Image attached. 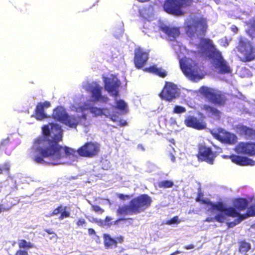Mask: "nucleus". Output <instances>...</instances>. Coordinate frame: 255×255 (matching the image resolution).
Returning a JSON list of instances; mask_svg holds the SVG:
<instances>
[{
  "label": "nucleus",
  "instance_id": "4468645a",
  "mask_svg": "<svg viewBox=\"0 0 255 255\" xmlns=\"http://www.w3.org/2000/svg\"><path fill=\"white\" fill-rule=\"evenodd\" d=\"M236 152L250 156L255 155V142H241L235 149Z\"/></svg>",
  "mask_w": 255,
  "mask_h": 255
},
{
  "label": "nucleus",
  "instance_id": "de8ad7c7",
  "mask_svg": "<svg viewBox=\"0 0 255 255\" xmlns=\"http://www.w3.org/2000/svg\"><path fill=\"white\" fill-rule=\"evenodd\" d=\"M86 224V221L84 219L80 218L76 222V225L78 227L82 226Z\"/></svg>",
  "mask_w": 255,
  "mask_h": 255
},
{
  "label": "nucleus",
  "instance_id": "4c0bfd02",
  "mask_svg": "<svg viewBox=\"0 0 255 255\" xmlns=\"http://www.w3.org/2000/svg\"><path fill=\"white\" fill-rule=\"evenodd\" d=\"M174 183L171 180H162L158 183V186L160 188H168L173 187Z\"/></svg>",
  "mask_w": 255,
  "mask_h": 255
},
{
  "label": "nucleus",
  "instance_id": "cd10ccee",
  "mask_svg": "<svg viewBox=\"0 0 255 255\" xmlns=\"http://www.w3.org/2000/svg\"><path fill=\"white\" fill-rule=\"evenodd\" d=\"M80 118L75 116H70L67 114L65 118L62 122V124L71 128H75L79 125Z\"/></svg>",
  "mask_w": 255,
  "mask_h": 255
},
{
  "label": "nucleus",
  "instance_id": "e433bc0d",
  "mask_svg": "<svg viewBox=\"0 0 255 255\" xmlns=\"http://www.w3.org/2000/svg\"><path fill=\"white\" fill-rule=\"evenodd\" d=\"M18 247L19 249H29L34 248V245L30 242H27L24 239H21L19 241Z\"/></svg>",
  "mask_w": 255,
  "mask_h": 255
},
{
  "label": "nucleus",
  "instance_id": "c85d7f7f",
  "mask_svg": "<svg viewBox=\"0 0 255 255\" xmlns=\"http://www.w3.org/2000/svg\"><path fill=\"white\" fill-rule=\"evenodd\" d=\"M65 110L62 107H57L53 110L52 117L55 120L62 123L67 115Z\"/></svg>",
  "mask_w": 255,
  "mask_h": 255
},
{
  "label": "nucleus",
  "instance_id": "680f3d73",
  "mask_svg": "<svg viewBox=\"0 0 255 255\" xmlns=\"http://www.w3.org/2000/svg\"><path fill=\"white\" fill-rule=\"evenodd\" d=\"M229 156H230V155H225V156H224V158H229Z\"/></svg>",
  "mask_w": 255,
  "mask_h": 255
},
{
  "label": "nucleus",
  "instance_id": "6ab92c4d",
  "mask_svg": "<svg viewBox=\"0 0 255 255\" xmlns=\"http://www.w3.org/2000/svg\"><path fill=\"white\" fill-rule=\"evenodd\" d=\"M51 106L49 101L38 103L34 111V117L37 120L41 121L47 118L48 116L44 111L45 109H47Z\"/></svg>",
  "mask_w": 255,
  "mask_h": 255
},
{
  "label": "nucleus",
  "instance_id": "6e6552de",
  "mask_svg": "<svg viewBox=\"0 0 255 255\" xmlns=\"http://www.w3.org/2000/svg\"><path fill=\"white\" fill-rule=\"evenodd\" d=\"M100 144L96 142H87L77 150L79 156L92 158L97 155L100 152Z\"/></svg>",
  "mask_w": 255,
  "mask_h": 255
},
{
  "label": "nucleus",
  "instance_id": "a211bd4d",
  "mask_svg": "<svg viewBox=\"0 0 255 255\" xmlns=\"http://www.w3.org/2000/svg\"><path fill=\"white\" fill-rule=\"evenodd\" d=\"M220 212H224L226 216H229L231 217H238L237 220L240 223L243 220L248 217L247 215V212L244 215H242L240 213V211H238L235 208L230 207H226L223 202H222L220 209L219 210Z\"/></svg>",
  "mask_w": 255,
  "mask_h": 255
},
{
  "label": "nucleus",
  "instance_id": "f3484780",
  "mask_svg": "<svg viewBox=\"0 0 255 255\" xmlns=\"http://www.w3.org/2000/svg\"><path fill=\"white\" fill-rule=\"evenodd\" d=\"M184 124L187 127L197 130H202L206 128V124L203 120L193 116H188L184 120Z\"/></svg>",
  "mask_w": 255,
  "mask_h": 255
},
{
  "label": "nucleus",
  "instance_id": "20e7f679",
  "mask_svg": "<svg viewBox=\"0 0 255 255\" xmlns=\"http://www.w3.org/2000/svg\"><path fill=\"white\" fill-rule=\"evenodd\" d=\"M237 48L240 61L245 63L255 61V45L247 38L241 37Z\"/></svg>",
  "mask_w": 255,
  "mask_h": 255
},
{
  "label": "nucleus",
  "instance_id": "a19ab883",
  "mask_svg": "<svg viewBox=\"0 0 255 255\" xmlns=\"http://www.w3.org/2000/svg\"><path fill=\"white\" fill-rule=\"evenodd\" d=\"M186 112V109L180 106H175L173 109V113L181 114Z\"/></svg>",
  "mask_w": 255,
  "mask_h": 255
},
{
  "label": "nucleus",
  "instance_id": "473e14b6",
  "mask_svg": "<svg viewBox=\"0 0 255 255\" xmlns=\"http://www.w3.org/2000/svg\"><path fill=\"white\" fill-rule=\"evenodd\" d=\"M226 219L225 214L224 212L216 214L214 217H207L205 221L207 222H214L217 221L220 223H223Z\"/></svg>",
  "mask_w": 255,
  "mask_h": 255
},
{
  "label": "nucleus",
  "instance_id": "b1692460",
  "mask_svg": "<svg viewBox=\"0 0 255 255\" xmlns=\"http://www.w3.org/2000/svg\"><path fill=\"white\" fill-rule=\"evenodd\" d=\"M181 68L186 76L191 79L195 80L198 76V67L196 64H194V66L191 64H182L181 65Z\"/></svg>",
  "mask_w": 255,
  "mask_h": 255
},
{
  "label": "nucleus",
  "instance_id": "5701e85b",
  "mask_svg": "<svg viewBox=\"0 0 255 255\" xmlns=\"http://www.w3.org/2000/svg\"><path fill=\"white\" fill-rule=\"evenodd\" d=\"M236 130L240 134L249 140H255V129L243 125H239L236 127Z\"/></svg>",
  "mask_w": 255,
  "mask_h": 255
},
{
  "label": "nucleus",
  "instance_id": "ea45409f",
  "mask_svg": "<svg viewBox=\"0 0 255 255\" xmlns=\"http://www.w3.org/2000/svg\"><path fill=\"white\" fill-rule=\"evenodd\" d=\"M180 223V221L178 220V217L177 216H175L173 217L172 219L170 220H167L166 222V224L168 225H171L172 224H178Z\"/></svg>",
  "mask_w": 255,
  "mask_h": 255
},
{
  "label": "nucleus",
  "instance_id": "1a4fd4ad",
  "mask_svg": "<svg viewBox=\"0 0 255 255\" xmlns=\"http://www.w3.org/2000/svg\"><path fill=\"white\" fill-rule=\"evenodd\" d=\"M213 136L221 142L233 145L237 141V136L222 128H218L217 132H211Z\"/></svg>",
  "mask_w": 255,
  "mask_h": 255
},
{
  "label": "nucleus",
  "instance_id": "393cba45",
  "mask_svg": "<svg viewBox=\"0 0 255 255\" xmlns=\"http://www.w3.org/2000/svg\"><path fill=\"white\" fill-rule=\"evenodd\" d=\"M66 206H63L62 205H59L58 207L55 208L50 214V216H57L60 214L58 217L59 220H62L65 218H67L70 217V212L67 211Z\"/></svg>",
  "mask_w": 255,
  "mask_h": 255
},
{
  "label": "nucleus",
  "instance_id": "13d9d810",
  "mask_svg": "<svg viewBox=\"0 0 255 255\" xmlns=\"http://www.w3.org/2000/svg\"><path fill=\"white\" fill-rule=\"evenodd\" d=\"M125 220H126V219L124 218H119L116 221L114 222V224H115V225L118 224L119 222H120L121 221H125Z\"/></svg>",
  "mask_w": 255,
  "mask_h": 255
},
{
  "label": "nucleus",
  "instance_id": "4be33fe9",
  "mask_svg": "<svg viewBox=\"0 0 255 255\" xmlns=\"http://www.w3.org/2000/svg\"><path fill=\"white\" fill-rule=\"evenodd\" d=\"M159 29L165 33L170 41H174L180 34L179 27L169 26L165 24L159 26Z\"/></svg>",
  "mask_w": 255,
  "mask_h": 255
},
{
  "label": "nucleus",
  "instance_id": "79ce46f5",
  "mask_svg": "<svg viewBox=\"0 0 255 255\" xmlns=\"http://www.w3.org/2000/svg\"><path fill=\"white\" fill-rule=\"evenodd\" d=\"M10 170V165L8 163H6L0 166V174H2L3 171L9 172Z\"/></svg>",
  "mask_w": 255,
  "mask_h": 255
},
{
  "label": "nucleus",
  "instance_id": "37998d69",
  "mask_svg": "<svg viewBox=\"0 0 255 255\" xmlns=\"http://www.w3.org/2000/svg\"><path fill=\"white\" fill-rule=\"evenodd\" d=\"M12 206V205H10L9 206H6L3 204H0V214L2 212L7 211L10 210Z\"/></svg>",
  "mask_w": 255,
  "mask_h": 255
},
{
  "label": "nucleus",
  "instance_id": "bb28decb",
  "mask_svg": "<svg viewBox=\"0 0 255 255\" xmlns=\"http://www.w3.org/2000/svg\"><path fill=\"white\" fill-rule=\"evenodd\" d=\"M143 70L145 72L156 75L161 78H164L167 75L165 70L161 68H158L155 65L145 68Z\"/></svg>",
  "mask_w": 255,
  "mask_h": 255
},
{
  "label": "nucleus",
  "instance_id": "f257e3e1",
  "mask_svg": "<svg viewBox=\"0 0 255 255\" xmlns=\"http://www.w3.org/2000/svg\"><path fill=\"white\" fill-rule=\"evenodd\" d=\"M42 128V134L35 138L31 147L32 159L39 164L57 165L63 159L74 156L76 150L59 142L62 140V130L56 124L50 123Z\"/></svg>",
  "mask_w": 255,
  "mask_h": 255
},
{
  "label": "nucleus",
  "instance_id": "39448f33",
  "mask_svg": "<svg viewBox=\"0 0 255 255\" xmlns=\"http://www.w3.org/2000/svg\"><path fill=\"white\" fill-rule=\"evenodd\" d=\"M193 0H164L162 7L166 13L174 16H183L185 12L183 8L192 6Z\"/></svg>",
  "mask_w": 255,
  "mask_h": 255
},
{
  "label": "nucleus",
  "instance_id": "c9c22d12",
  "mask_svg": "<svg viewBox=\"0 0 255 255\" xmlns=\"http://www.w3.org/2000/svg\"><path fill=\"white\" fill-rule=\"evenodd\" d=\"M251 244L244 240L239 243V251L241 253L245 254L251 249Z\"/></svg>",
  "mask_w": 255,
  "mask_h": 255
},
{
  "label": "nucleus",
  "instance_id": "052dcab7",
  "mask_svg": "<svg viewBox=\"0 0 255 255\" xmlns=\"http://www.w3.org/2000/svg\"><path fill=\"white\" fill-rule=\"evenodd\" d=\"M96 222L102 223H103V221L102 220H100L99 221H96Z\"/></svg>",
  "mask_w": 255,
  "mask_h": 255
},
{
  "label": "nucleus",
  "instance_id": "603ef678",
  "mask_svg": "<svg viewBox=\"0 0 255 255\" xmlns=\"http://www.w3.org/2000/svg\"><path fill=\"white\" fill-rule=\"evenodd\" d=\"M127 125V122L126 121L124 120H120L119 121V126L120 127H124Z\"/></svg>",
  "mask_w": 255,
  "mask_h": 255
},
{
  "label": "nucleus",
  "instance_id": "423d86ee",
  "mask_svg": "<svg viewBox=\"0 0 255 255\" xmlns=\"http://www.w3.org/2000/svg\"><path fill=\"white\" fill-rule=\"evenodd\" d=\"M201 92L204 97L215 105L223 106L226 103L227 98L221 91L203 86L201 88Z\"/></svg>",
  "mask_w": 255,
  "mask_h": 255
},
{
  "label": "nucleus",
  "instance_id": "412c9836",
  "mask_svg": "<svg viewBox=\"0 0 255 255\" xmlns=\"http://www.w3.org/2000/svg\"><path fill=\"white\" fill-rule=\"evenodd\" d=\"M203 197V194L201 192H198L195 199L196 201L209 206L207 209V211L209 212H213L214 211H219V210L220 209V207H221L222 202L213 203L210 200L202 199Z\"/></svg>",
  "mask_w": 255,
  "mask_h": 255
},
{
  "label": "nucleus",
  "instance_id": "2eb2a0df",
  "mask_svg": "<svg viewBox=\"0 0 255 255\" xmlns=\"http://www.w3.org/2000/svg\"><path fill=\"white\" fill-rule=\"evenodd\" d=\"M148 59V53L140 47L134 50L133 62L135 67L137 69L141 68L146 63Z\"/></svg>",
  "mask_w": 255,
  "mask_h": 255
},
{
  "label": "nucleus",
  "instance_id": "7ed1b4c3",
  "mask_svg": "<svg viewBox=\"0 0 255 255\" xmlns=\"http://www.w3.org/2000/svg\"><path fill=\"white\" fill-rule=\"evenodd\" d=\"M185 29L190 37L204 36L208 29L207 19L203 16L192 17L185 22Z\"/></svg>",
  "mask_w": 255,
  "mask_h": 255
},
{
  "label": "nucleus",
  "instance_id": "7c9ffc66",
  "mask_svg": "<svg viewBox=\"0 0 255 255\" xmlns=\"http://www.w3.org/2000/svg\"><path fill=\"white\" fill-rule=\"evenodd\" d=\"M201 110L205 111L208 117L214 116L218 119L220 117L221 112L216 108L208 105H203Z\"/></svg>",
  "mask_w": 255,
  "mask_h": 255
},
{
  "label": "nucleus",
  "instance_id": "e2e57ef3",
  "mask_svg": "<svg viewBox=\"0 0 255 255\" xmlns=\"http://www.w3.org/2000/svg\"><path fill=\"white\" fill-rule=\"evenodd\" d=\"M124 250V249L123 248H121V249L120 250V252H121L122 251H123Z\"/></svg>",
  "mask_w": 255,
  "mask_h": 255
},
{
  "label": "nucleus",
  "instance_id": "4d7b16f0",
  "mask_svg": "<svg viewBox=\"0 0 255 255\" xmlns=\"http://www.w3.org/2000/svg\"><path fill=\"white\" fill-rule=\"evenodd\" d=\"M231 30L235 33H236L238 32V27L236 25H233L231 27Z\"/></svg>",
  "mask_w": 255,
  "mask_h": 255
},
{
  "label": "nucleus",
  "instance_id": "58836bf2",
  "mask_svg": "<svg viewBox=\"0 0 255 255\" xmlns=\"http://www.w3.org/2000/svg\"><path fill=\"white\" fill-rule=\"evenodd\" d=\"M247 212L248 216H255V204L251 205L249 208H248Z\"/></svg>",
  "mask_w": 255,
  "mask_h": 255
},
{
  "label": "nucleus",
  "instance_id": "49530a36",
  "mask_svg": "<svg viewBox=\"0 0 255 255\" xmlns=\"http://www.w3.org/2000/svg\"><path fill=\"white\" fill-rule=\"evenodd\" d=\"M93 209L96 212H100L102 213L104 212V210L102 209L99 205H95L92 206Z\"/></svg>",
  "mask_w": 255,
  "mask_h": 255
},
{
  "label": "nucleus",
  "instance_id": "f03ea898",
  "mask_svg": "<svg viewBox=\"0 0 255 255\" xmlns=\"http://www.w3.org/2000/svg\"><path fill=\"white\" fill-rule=\"evenodd\" d=\"M152 203L151 198L143 194L132 199L128 205L119 207L117 214L119 216L137 214L144 211Z\"/></svg>",
  "mask_w": 255,
  "mask_h": 255
},
{
  "label": "nucleus",
  "instance_id": "864d4df0",
  "mask_svg": "<svg viewBox=\"0 0 255 255\" xmlns=\"http://www.w3.org/2000/svg\"><path fill=\"white\" fill-rule=\"evenodd\" d=\"M44 231L46 232L49 235H52L54 234L55 236H56V234L54 233V231H52V229H44Z\"/></svg>",
  "mask_w": 255,
  "mask_h": 255
},
{
  "label": "nucleus",
  "instance_id": "f704fd0d",
  "mask_svg": "<svg viewBox=\"0 0 255 255\" xmlns=\"http://www.w3.org/2000/svg\"><path fill=\"white\" fill-rule=\"evenodd\" d=\"M115 108L120 110L123 113H127L128 111V105L123 100H117L116 101Z\"/></svg>",
  "mask_w": 255,
  "mask_h": 255
},
{
  "label": "nucleus",
  "instance_id": "09e8293b",
  "mask_svg": "<svg viewBox=\"0 0 255 255\" xmlns=\"http://www.w3.org/2000/svg\"><path fill=\"white\" fill-rule=\"evenodd\" d=\"M118 197L122 200H126V199H128L130 198V196L129 195H124L123 194H119L118 195Z\"/></svg>",
  "mask_w": 255,
  "mask_h": 255
},
{
  "label": "nucleus",
  "instance_id": "c03bdc74",
  "mask_svg": "<svg viewBox=\"0 0 255 255\" xmlns=\"http://www.w3.org/2000/svg\"><path fill=\"white\" fill-rule=\"evenodd\" d=\"M239 223H240L238 221V220H237V219H236L233 222H228L227 223V226H228V228H231L234 227V226H235L236 225L239 224Z\"/></svg>",
  "mask_w": 255,
  "mask_h": 255
},
{
  "label": "nucleus",
  "instance_id": "6e6d98bb",
  "mask_svg": "<svg viewBox=\"0 0 255 255\" xmlns=\"http://www.w3.org/2000/svg\"><path fill=\"white\" fill-rule=\"evenodd\" d=\"M88 234L90 235H95L96 234V232L95 230L92 228H89L88 230Z\"/></svg>",
  "mask_w": 255,
  "mask_h": 255
},
{
  "label": "nucleus",
  "instance_id": "5fc2aeb1",
  "mask_svg": "<svg viewBox=\"0 0 255 255\" xmlns=\"http://www.w3.org/2000/svg\"><path fill=\"white\" fill-rule=\"evenodd\" d=\"M195 247V246L193 244H190L186 246H185L184 247V248L186 250H191L194 249Z\"/></svg>",
  "mask_w": 255,
  "mask_h": 255
},
{
  "label": "nucleus",
  "instance_id": "aec40b11",
  "mask_svg": "<svg viewBox=\"0 0 255 255\" xmlns=\"http://www.w3.org/2000/svg\"><path fill=\"white\" fill-rule=\"evenodd\" d=\"M102 87L99 84L95 83L89 86L88 90L91 93L92 98L95 101H102L107 103L109 99L107 97L102 95Z\"/></svg>",
  "mask_w": 255,
  "mask_h": 255
},
{
  "label": "nucleus",
  "instance_id": "dca6fc26",
  "mask_svg": "<svg viewBox=\"0 0 255 255\" xmlns=\"http://www.w3.org/2000/svg\"><path fill=\"white\" fill-rule=\"evenodd\" d=\"M104 245L107 249H113L118 247V244H122L124 242V237L119 236L113 238L108 234L103 235Z\"/></svg>",
  "mask_w": 255,
  "mask_h": 255
},
{
  "label": "nucleus",
  "instance_id": "a18cd8bd",
  "mask_svg": "<svg viewBox=\"0 0 255 255\" xmlns=\"http://www.w3.org/2000/svg\"><path fill=\"white\" fill-rule=\"evenodd\" d=\"M15 255H29L28 252L24 250H21L19 249L17 250L15 253Z\"/></svg>",
  "mask_w": 255,
  "mask_h": 255
},
{
  "label": "nucleus",
  "instance_id": "9d476101",
  "mask_svg": "<svg viewBox=\"0 0 255 255\" xmlns=\"http://www.w3.org/2000/svg\"><path fill=\"white\" fill-rule=\"evenodd\" d=\"M198 48L202 55H207L210 58H213L220 52L216 50L212 41L209 38H201Z\"/></svg>",
  "mask_w": 255,
  "mask_h": 255
},
{
  "label": "nucleus",
  "instance_id": "3c124183",
  "mask_svg": "<svg viewBox=\"0 0 255 255\" xmlns=\"http://www.w3.org/2000/svg\"><path fill=\"white\" fill-rule=\"evenodd\" d=\"M107 115H108V117L109 116L110 119L113 122H117L118 121V117L116 115H110V114H107Z\"/></svg>",
  "mask_w": 255,
  "mask_h": 255
},
{
  "label": "nucleus",
  "instance_id": "2f4dec72",
  "mask_svg": "<svg viewBox=\"0 0 255 255\" xmlns=\"http://www.w3.org/2000/svg\"><path fill=\"white\" fill-rule=\"evenodd\" d=\"M246 24L248 26L246 33L252 39H255V16L246 22Z\"/></svg>",
  "mask_w": 255,
  "mask_h": 255
},
{
  "label": "nucleus",
  "instance_id": "0eeeda50",
  "mask_svg": "<svg viewBox=\"0 0 255 255\" xmlns=\"http://www.w3.org/2000/svg\"><path fill=\"white\" fill-rule=\"evenodd\" d=\"M218 154V152L213 151L211 147L205 144H200L198 146L196 156L200 161H205L210 165H213Z\"/></svg>",
  "mask_w": 255,
  "mask_h": 255
},
{
  "label": "nucleus",
  "instance_id": "8fccbe9b",
  "mask_svg": "<svg viewBox=\"0 0 255 255\" xmlns=\"http://www.w3.org/2000/svg\"><path fill=\"white\" fill-rule=\"evenodd\" d=\"M112 220V218L110 217L107 216L106 217L105 219V222L106 223V225H107L108 226H111L113 225V223L111 222Z\"/></svg>",
  "mask_w": 255,
  "mask_h": 255
},
{
  "label": "nucleus",
  "instance_id": "bf43d9fd",
  "mask_svg": "<svg viewBox=\"0 0 255 255\" xmlns=\"http://www.w3.org/2000/svg\"><path fill=\"white\" fill-rule=\"evenodd\" d=\"M78 117L80 118V120L81 119H83L84 120H86V118H87V116H86V114H83L81 116H78Z\"/></svg>",
  "mask_w": 255,
  "mask_h": 255
},
{
  "label": "nucleus",
  "instance_id": "a878e982",
  "mask_svg": "<svg viewBox=\"0 0 255 255\" xmlns=\"http://www.w3.org/2000/svg\"><path fill=\"white\" fill-rule=\"evenodd\" d=\"M231 161L239 165L245 166L251 164L252 160L245 156H241L236 154H232L229 156Z\"/></svg>",
  "mask_w": 255,
  "mask_h": 255
},
{
  "label": "nucleus",
  "instance_id": "72a5a7b5",
  "mask_svg": "<svg viewBox=\"0 0 255 255\" xmlns=\"http://www.w3.org/2000/svg\"><path fill=\"white\" fill-rule=\"evenodd\" d=\"M90 110L91 113L95 115V116L105 115L108 117V115L107 114H109V111L107 108L101 109L96 107H92L90 108Z\"/></svg>",
  "mask_w": 255,
  "mask_h": 255
},
{
  "label": "nucleus",
  "instance_id": "0e129e2a",
  "mask_svg": "<svg viewBox=\"0 0 255 255\" xmlns=\"http://www.w3.org/2000/svg\"><path fill=\"white\" fill-rule=\"evenodd\" d=\"M174 160H175V158L173 157V161H174Z\"/></svg>",
  "mask_w": 255,
  "mask_h": 255
},
{
  "label": "nucleus",
  "instance_id": "ddd939ff",
  "mask_svg": "<svg viewBox=\"0 0 255 255\" xmlns=\"http://www.w3.org/2000/svg\"><path fill=\"white\" fill-rule=\"evenodd\" d=\"M105 89L111 95L116 98L119 96L120 81L116 78H106L104 80Z\"/></svg>",
  "mask_w": 255,
  "mask_h": 255
},
{
  "label": "nucleus",
  "instance_id": "9b49d317",
  "mask_svg": "<svg viewBox=\"0 0 255 255\" xmlns=\"http://www.w3.org/2000/svg\"><path fill=\"white\" fill-rule=\"evenodd\" d=\"M177 86L171 82H166L165 85L159 94L160 97L165 101L170 102L178 97Z\"/></svg>",
  "mask_w": 255,
  "mask_h": 255
},
{
  "label": "nucleus",
  "instance_id": "f8f14e48",
  "mask_svg": "<svg viewBox=\"0 0 255 255\" xmlns=\"http://www.w3.org/2000/svg\"><path fill=\"white\" fill-rule=\"evenodd\" d=\"M212 59H213V64L215 68L219 70L218 72L221 74H230L232 69L229 65L222 55L221 53H217Z\"/></svg>",
  "mask_w": 255,
  "mask_h": 255
},
{
  "label": "nucleus",
  "instance_id": "c756f323",
  "mask_svg": "<svg viewBox=\"0 0 255 255\" xmlns=\"http://www.w3.org/2000/svg\"><path fill=\"white\" fill-rule=\"evenodd\" d=\"M248 200L243 198H237L233 202V208H235L238 211L245 210L248 206Z\"/></svg>",
  "mask_w": 255,
  "mask_h": 255
}]
</instances>
